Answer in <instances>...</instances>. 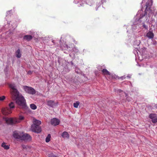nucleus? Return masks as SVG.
Instances as JSON below:
<instances>
[{
	"mask_svg": "<svg viewBox=\"0 0 157 157\" xmlns=\"http://www.w3.org/2000/svg\"><path fill=\"white\" fill-rule=\"evenodd\" d=\"M5 98L6 97L4 96H2L0 97V101H3L4 99H5Z\"/></svg>",
	"mask_w": 157,
	"mask_h": 157,
	"instance_id": "nucleus-33",
	"label": "nucleus"
},
{
	"mask_svg": "<svg viewBox=\"0 0 157 157\" xmlns=\"http://www.w3.org/2000/svg\"><path fill=\"white\" fill-rule=\"evenodd\" d=\"M64 62L66 63V60H63L60 58H58V62L59 63V64L61 65H63V64L61 63V62Z\"/></svg>",
	"mask_w": 157,
	"mask_h": 157,
	"instance_id": "nucleus-24",
	"label": "nucleus"
},
{
	"mask_svg": "<svg viewBox=\"0 0 157 157\" xmlns=\"http://www.w3.org/2000/svg\"><path fill=\"white\" fill-rule=\"evenodd\" d=\"M41 124L40 121L38 120H36L34 121L33 124H35V125H38L39 126Z\"/></svg>",
	"mask_w": 157,
	"mask_h": 157,
	"instance_id": "nucleus-21",
	"label": "nucleus"
},
{
	"mask_svg": "<svg viewBox=\"0 0 157 157\" xmlns=\"http://www.w3.org/2000/svg\"><path fill=\"white\" fill-rule=\"evenodd\" d=\"M145 23H146V22H142V26L145 29L147 30L148 29V26L147 25L145 24Z\"/></svg>",
	"mask_w": 157,
	"mask_h": 157,
	"instance_id": "nucleus-29",
	"label": "nucleus"
},
{
	"mask_svg": "<svg viewBox=\"0 0 157 157\" xmlns=\"http://www.w3.org/2000/svg\"><path fill=\"white\" fill-rule=\"evenodd\" d=\"M132 30L134 29L135 30L136 29V25H133L132 26Z\"/></svg>",
	"mask_w": 157,
	"mask_h": 157,
	"instance_id": "nucleus-35",
	"label": "nucleus"
},
{
	"mask_svg": "<svg viewBox=\"0 0 157 157\" xmlns=\"http://www.w3.org/2000/svg\"><path fill=\"white\" fill-rule=\"evenodd\" d=\"M23 132L18 131H15L13 132V136L16 139L21 140Z\"/></svg>",
	"mask_w": 157,
	"mask_h": 157,
	"instance_id": "nucleus-9",
	"label": "nucleus"
},
{
	"mask_svg": "<svg viewBox=\"0 0 157 157\" xmlns=\"http://www.w3.org/2000/svg\"><path fill=\"white\" fill-rule=\"evenodd\" d=\"M31 139V137L29 134L27 133H24L23 132L21 140L24 141H30Z\"/></svg>",
	"mask_w": 157,
	"mask_h": 157,
	"instance_id": "nucleus-11",
	"label": "nucleus"
},
{
	"mask_svg": "<svg viewBox=\"0 0 157 157\" xmlns=\"http://www.w3.org/2000/svg\"><path fill=\"white\" fill-rule=\"evenodd\" d=\"M10 108L8 107L2 108V112L5 115H8L11 113V109H13L15 107L14 103L13 102H10L9 105Z\"/></svg>",
	"mask_w": 157,
	"mask_h": 157,
	"instance_id": "nucleus-3",
	"label": "nucleus"
},
{
	"mask_svg": "<svg viewBox=\"0 0 157 157\" xmlns=\"http://www.w3.org/2000/svg\"><path fill=\"white\" fill-rule=\"evenodd\" d=\"M73 51L76 52H78L79 51L78 50L77 48H73Z\"/></svg>",
	"mask_w": 157,
	"mask_h": 157,
	"instance_id": "nucleus-36",
	"label": "nucleus"
},
{
	"mask_svg": "<svg viewBox=\"0 0 157 157\" xmlns=\"http://www.w3.org/2000/svg\"><path fill=\"white\" fill-rule=\"evenodd\" d=\"M149 117L151 119L152 123H155L157 122V115L154 113H151L149 114Z\"/></svg>",
	"mask_w": 157,
	"mask_h": 157,
	"instance_id": "nucleus-12",
	"label": "nucleus"
},
{
	"mask_svg": "<svg viewBox=\"0 0 157 157\" xmlns=\"http://www.w3.org/2000/svg\"><path fill=\"white\" fill-rule=\"evenodd\" d=\"M24 117L23 116L20 115L19 116V119L16 118H6L5 121L8 124L13 125L20 122L21 121L24 120Z\"/></svg>",
	"mask_w": 157,
	"mask_h": 157,
	"instance_id": "nucleus-2",
	"label": "nucleus"
},
{
	"mask_svg": "<svg viewBox=\"0 0 157 157\" xmlns=\"http://www.w3.org/2000/svg\"><path fill=\"white\" fill-rule=\"evenodd\" d=\"M146 36L149 39H152L154 38V35L152 31L150 29L146 33Z\"/></svg>",
	"mask_w": 157,
	"mask_h": 157,
	"instance_id": "nucleus-15",
	"label": "nucleus"
},
{
	"mask_svg": "<svg viewBox=\"0 0 157 157\" xmlns=\"http://www.w3.org/2000/svg\"><path fill=\"white\" fill-rule=\"evenodd\" d=\"M127 77L130 78L131 77V76H130L128 75L127 76Z\"/></svg>",
	"mask_w": 157,
	"mask_h": 157,
	"instance_id": "nucleus-41",
	"label": "nucleus"
},
{
	"mask_svg": "<svg viewBox=\"0 0 157 157\" xmlns=\"http://www.w3.org/2000/svg\"><path fill=\"white\" fill-rule=\"evenodd\" d=\"M23 88L26 93L29 94H34L36 93L35 89L31 87L25 86H23Z\"/></svg>",
	"mask_w": 157,
	"mask_h": 157,
	"instance_id": "nucleus-7",
	"label": "nucleus"
},
{
	"mask_svg": "<svg viewBox=\"0 0 157 157\" xmlns=\"http://www.w3.org/2000/svg\"><path fill=\"white\" fill-rule=\"evenodd\" d=\"M152 1L150 2L148 0V1L146 2V10H147L149 9L150 8L151 6L152 5Z\"/></svg>",
	"mask_w": 157,
	"mask_h": 157,
	"instance_id": "nucleus-18",
	"label": "nucleus"
},
{
	"mask_svg": "<svg viewBox=\"0 0 157 157\" xmlns=\"http://www.w3.org/2000/svg\"><path fill=\"white\" fill-rule=\"evenodd\" d=\"M140 44V40H135L134 41L133 45L134 46H138Z\"/></svg>",
	"mask_w": 157,
	"mask_h": 157,
	"instance_id": "nucleus-23",
	"label": "nucleus"
},
{
	"mask_svg": "<svg viewBox=\"0 0 157 157\" xmlns=\"http://www.w3.org/2000/svg\"><path fill=\"white\" fill-rule=\"evenodd\" d=\"M47 105L48 106L53 108L56 106V104L54 101L50 100L47 101Z\"/></svg>",
	"mask_w": 157,
	"mask_h": 157,
	"instance_id": "nucleus-14",
	"label": "nucleus"
},
{
	"mask_svg": "<svg viewBox=\"0 0 157 157\" xmlns=\"http://www.w3.org/2000/svg\"><path fill=\"white\" fill-rule=\"evenodd\" d=\"M12 98L13 99L16 100L17 104L21 106L22 108L29 111H31L26 105V100L24 97L21 95H20L19 93L13 97Z\"/></svg>",
	"mask_w": 157,
	"mask_h": 157,
	"instance_id": "nucleus-1",
	"label": "nucleus"
},
{
	"mask_svg": "<svg viewBox=\"0 0 157 157\" xmlns=\"http://www.w3.org/2000/svg\"><path fill=\"white\" fill-rule=\"evenodd\" d=\"M144 1V0H143L142 1V3H143Z\"/></svg>",
	"mask_w": 157,
	"mask_h": 157,
	"instance_id": "nucleus-43",
	"label": "nucleus"
},
{
	"mask_svg": "<svg viewBox=\"0 0 157 157\" xmlns=\"http://www.w3.org/2000/svg\"><path fill=\"white\" fill-rule=\"evenodd\" d=\"M2 146L6 150L8 149L9 148V147L8 145H6L5 143H3L2 144Z\"/></svg>",
	"mask_w": 157,
	"mask_h": 157,
	"instance_id": "nucleus-25",
	"label": "nucleus"
},
{
	"mask_svg": "<svg viewBox=\"0 0 157 157\" xmlns=\"http://www.w3.org/2000/svg\"><path fill=\"white\" fill-rule=\"evenodd\" d=\"M63 46L64 47L65 49L68 50L69 51H71L72 49L67 44H64Z\"/></svg>",
	"mask_w": 157,
	"mask_h": 157,
	"instance_id": "nucleus-22",
	"label": "nucleus"
},
{
	"mask_svg": "<svg viewBox=\"0 0 157 157\" xmlns=\"http://www.w3.org/2000/svg\"><path fill=\"white\" fill-rule=\"evenodd\" d=\"M79 103H80L78 101H77L76 102L74 103L73 105L74 107L76 108H78Z\"/></svg>",
	"mask_w": 157,
	"mask_h": 157,
	"instance_id": "nucleus-28",
	"label": "nucleus"
},
{
	"mask_svg": "<svg viewBox=\"0 0 157 157\" xmlns=\"http://www.w3.org/2000/svg\"><path fill=\"white\" fill-rule=\"evenodd\" d=\"M137 50L138 51V49L137 48H135L133 51V52L135 54L136 56V54H138V52H137Z\"/></svg>",
	"mask_w": 157,
	"mask_h": 157,
	"instance_id": "nucleus-31",
	"label": "nucleus"
},
{
	"mask_svg": "<svg viewBox=\"0 0 157 157\" xmlns=\"http://www.w3.org/2000/svg\"><path fill=\"white\" fill-rule=\"evenodd\" d=\"M64 138L68 139L69 137V135L67 132L64 131L63 132L61 135Z\"/></svg>",
	"mask_w": 157,
	"mask_h": 157,
	"instance_id": "nucleus-19",
	"label": "nucleus"
},
{
	"mask_svg": "<svg viewBox=\"0 0 157 157\" xmlns=\"http://www.w3.org/2000/svg\"><path fill=\"white\" fill-rule=\"evenodd\" d=\"M139 22H146V23L148 24L149 20L147 17V13L146 10H145L144 14L140 15L139 18L138 20Z\"/></svg>",
	"mask_w": 157,
	"mask_h": 157,
	"instance_id": "nucleus-4",
	"label": "nucleus"
},
{
	"mask_svg": "<svg viewBox=\"0 0 157 157\" xmlns=\"http://www.w3.org/2000/svg\"><path fill=\"white\" fill-rule=\"evenodd\" d=\"M59 120L56 118H53L52 119L51 121V124L53 126H56L59 125Z\"/></svg>",
	"mask_w": 157,
	"mask_h": 157,
	"instance_id": "nucleus-13",
	"label": "nucleus"
},
{
	"mask_svg": "<svg viewBox=\"0 0 157 157\" xmlns=\"http://www.w3.org/2000/svg\"><path fill=\"white\" fill-rule=\"evenodd\" d=\"M32 72L31 71H29L27 72V74L28 75H31L32 74Z\"/></svg>",
	"mask_w": 157,
	"mask_h": 157,
	"instance_id": "nucleus-37",
	"label": "nucleus"
},
{
	"mask_svg": "<svg viewBox=\"0 0 157 157\" xmlns=\"http://www.w3.org/2000/svg\"><path fill=\"white\" fill-rule=\"evenodd\" d=\"M9 86L11 89V92L12 97L19 93V92L16 88V86L15 84H9Z\"/></svg>",
	"mask_w": 157,
	"mask_h": 157,
	"instance_id": "nucleus-5",
	"label": "nucleus"
},
{
	"mask_svg": "<svg viewBox=\"0 0 157 157\" xmlns=\"http://www.w3.org/2000/svg\"><path fill=\"white\" fill-rule=\"evenodd\" d=\"M22 147L23 149H25L26 148V146L25 145H22Z\"/></svg>",
	"mask_w": 157,
	"mask_h": 157,
	"instance_id": "nucleus-39",
	"label": "nucleus"
},
{
	"mask_svg": "<svg viewBox=\"0 0 157 157\" xmlns=\"http://www.w3.org/2000/svg\"><path fill=\"white\" fill-rule=\"evenodd\" d=\"M49 157H56V156L54 155L52 153H51L48 154Z\"/></svg>",
	"mask_w": 157,
	"mask_h": 157,
	"instance_id": "nucleus-32",
	"label": "nucleus"
},
{
	"mask_svg": "<svg viewBox=\"0 0 157 157\" xmlns=\"http://www.w3.org/2000/svg\"><path fill=\"white\" fill-rule=\"evenodd\" d=\"M75 71L77 73H79V70L78 69L76 68H75Z\"/></svg>",
	"mask_w": 157,
	"mask_h": 157,
	"instance_id": "nucleus-38",
	"label": "nucleus"
},
{
	"mask_svg": "<svg viewBox=\"0 0 157 157\" xmlns=\"http://www.w3.org/2000/svg\"><path fill=\"white\" fill-rule=\"evenodd\" d=\"M10 14V11H8L6 13V16L9 15Z\"/></svg>",
	"mask_w": 157,
	"mask_h": 157,
	"instance_id": "nucleus-40",
	"label": "nucleus"
},
{
	"mask_svg": "<svg viewBox=\"0 0 157 157\" xmlns=\"http://www.w3.org/2000/svg\"><path fill=\"white\" fill-rule=\"evenodd\" d=\"M33 38V37L30 35H26L24 36L23 39L24 40L28 41H30Z\"/></svg>",
	"mask_w": 157,
	"mask_h": 157,
	"instance_id": "nucleus-16",
	"label": "nucleus"
},
{
	"mask_svg": "<svg viewBox=\"0 0 157 157\" xmlns=\"http://www.w3.org/2000/svg\"><path fill=\"white\" fill-rule=\"evenodd\" d=\"M125 78V76L119 77H118L115 74L113 73H111L109 71V78L112 79H116L118 78L121 79L123 80Z\"/></svg>",
	"mask_w": 157,
	"mask_h": 157,
	"instance_id": "nucleus-10",
	"label": "nucleus"
},
{
	"mask_svg": "<svg viewBox=\"0 0 157 157\" xmlns=\"http://www.w3.org/2000/svg\"><path fill=\"white\" fill-rule=\"evenodd\" d=\"M67 63L68 64V65H66L65 67H64V70L66 72H69L70 71V68L73 67V68H76V65L74 64L72 61L71 62H67Z\"/></svg>",
	"mask_w": 157,
	"mask_h": 157,
	"instance_id": "nucleus-6",
	"label": "nucleus"
},
{
	"mask_svg": "<svg viewBox=\"0 0 157 157\" xmlns=\"http://www.w3.org/2000/svg\"><path fill=\"white\" fill-rule=\"evenodd\" d=\"M126 100L128 102L132 101V98H130V97H127L126 98Z\"/></svg>",
	"mask_w": 157,
	"mask_h": 157,
	"instance_id": "nucleus-34",
	"label": "nucleus"
},
{
	"mask_svg": "<svg viewBox=\"0 0 157 157\" xmlns=\"http://www.w3.org/2000/svg\"><path fill=\"white\" fill-rule=\"evenodd\" d=\"M128 32V30H127V32Z\"/></svg>",
	"mask_w": 157,
	"mask_h": 157,
	"instance_id": "nucleus-45",
	"label": "nucleus"
},
{
	"mask_svg": "<svg viewBox=\"0 0 157 157\" xmlns=\"http://www.w3.org/2000/svg\"><path fill=\"white\" fill-rule=\"evenodd\" d=\"M102 72L104 75L108 74V71L106 69H103L102 70Z\"/></svg>",
	"mask_w": 157,
	"mask_h": 157,
	"instance_id": "nucleus-30",
	"label": "nucleus"
},
{
	"mask_svg": "<svg viewBox=\"0 0 157 157\" xmlns=\"http://www.w3.org/2000/svg\"><path fill=\"white\" fill-rule=\"evenodd\" d=\"M21 52L20 50L18 49L16 52V56L18 58H20L21 57Z\"/></svg>",
	"mask_w": 157,
	"mask_h": 157,
	"instance_id": "nucleus-20",
	"label": "nucleus"
},
{
	"mask_svg": "<svg viewBox=\"0 0 157 157\" xmlns=\"http://www.w3.org/2000/svg\"><path fill=\"white\" fill-rule=\"evenodd\" d=\"M51 136L50 134H49L46 137L45 139V141L46 142H48L50 140V138Z\"/></svg>",
	"mask_w": 157,
	"mask_h": 157,
	"instance_id": "nucleus-27",
	"label": "nucleus"
},
{
	"mask_svg": "<svg viewBox=\"0 0 157 157\" xmlns=\"http://www.w3.org/2000/svg\"><path fill=\"white\" fill-rule=\"evenodd\" d=\"M30 108L33 110H35L36 109L37 106L34 104H31L30 105Z\"/></svg>",
	"mask_w": 157,
	"mask_h": 157,
	"instance_id": "nucleus-26",
	"label": "nucleus"
},
{
	"mask_svg": "<svg viewBox=\"0 0 157 157\" xmlns=\"http://www.w3.org/2000/svg\"><path fill=\"white\" fill-rule=\"evenodd\" d=\"M52 42L54 44V40H52Z\"/></svg>",
	"mask_w": 157,
	"mask_h": 157,
	"instance_id": "nucleus-42",
	"label": "nucleus"
},
{
	"mask_svg": "<svg viewBox=\"0 0 157 157\" xmlns=\"http://www.w3.org/2000/svg\"><path fill=\"white\" fill-rule=\"evenodd\" d=\"M31 128L32 131L33 132L39 133L41 131V127L38 125H35V124H33L31 126Z\"/></svg>",
	"mask_w": 157,
	"mask_h": 157,
	"instance_id": "nucleus-8",
	"label": "nucleus"
},
{
	"mask_svg": "<svg viewBox=\"0 0 157 157\" xmlns=\"http://www.w3.org/2000/svg\"><path fill=\"white\" fill-rule=\"evenodd\" d=\"M116 92L119 94L121 96L124 95H125L126 97L127 96V94L126 93L120 89L117 90L116 91Z\"/></svg>",
	"mask_w": 157,
	"mask_h": 157,
	"instance_id": "nucleus-17",
	"label": "nucleus"
},
{
	"mask_svg": "<svg viewBox=\"0 0 157 157\" xmlns=\"http://www.w3.org/2000/svg\"><path fill=\"white\" fill-rule=\"evenodd\" d=\"M156 108H157V105H156Z\"/></svg>",
	"mask_w": 157,
	"mask_h": 157,
	"instance_id": "nucleus-44",
	"label": "nucleus"
}]
</instances>
